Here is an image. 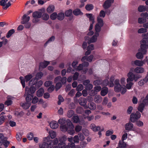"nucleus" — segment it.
I'll return each instance as SVG.
<instances>
[{"mask_svg": "<svg viewBox=\"0 0 148 148\" xmlns=\"http://www.w3.org/2000/svg\"><path fill=\"white\" fill-rule=\"evenodd\" d=\"M126 78L125 77H121L120 80L118 79H115L114 82V90L116 92L121 91L122 94H124L126 92L125 88Z\"/></svg>", "mask_w": 148, "mask_h": 148, "instance_id": "f257e3e1", "label": "nucleus"}, {"mask_svg": "<svg viewBox=\"0 0 148 148\" xmlns=\"http://www.w3.org/2000/svg\"><path fill=\"white\" fill-rule=\"evenodd\" d=\"M61 130L63 132L68 131V133L71 135H73L74 133L73 128L74 127L69 119L67 120V123L60 126Z\"/></svg>", "mask_w": 148, "mask_h": 148, "instance_id": "f03ea898", "label": "nucleus"}, {"mask_svg": "<svg viewBox=\"0 0 148 148\" xmlns=\"http://www.w3.org/2000/svg\"><path fill=\"white\" fill-rule=\"evenodd\" d=\"M134 68H131L130 69L129 72L127 74V77L126 80L127 81L137 82L138 79L141 77V76L138 74H135L133 73Z\"/></svg>", "mask_w": 148, "mask_h": 148, "instance_id": "7ed1b4c3", "label": "nucleus"}, {"mask_svg": "<svg viewBox=\"0 0 148 148\" xmlns=\"http://www.w3.org/2000/svg\"><path fill=\"white\" fill-rule=\"evenodd\" d=\"M36 88L34 86H31L29 88L26 86L25 88V94H26V100L31 101L34 97L33 94L36 91Z\"/></svg>", "mask_w": 148, "mask_h": 148, "instance_id": "20e7f679", "label": "nucleus"}, {"mask_svg": "<svg viewBox=\"0 0 148 148\" xmlns=\"http://www.w3.org/2000/svg\"><path fill=\"white\" fill-rule=\"evenodd\" d=\"M148 39L146 38H143L141 41L140 51L143 52V54H146L147 53L146 49L148 48Z\"/></svg>", "mask_w": 148, "mask_h": 148, "instance_id": "39448f33", "label": "nucleus"}, {"mask_svg": "<svg viewBox=\"0 0 148 148\" xmlns=\"http://www.w3.org/2000/svg\"><path fill=\"white\" fill-rule=\"evenodd\" d=\"M75 62V64H77L78 63L77 62ZM89 65V63L88 62H84L82 64H80L77 67H76L75 65V70H76L77 71H80L82 69H83V71L84 73H86L88 69L85 68V67H87Z\"/></svg>", "mask_w": 148, "mask_h": 148, "instance_id": "423d86ee", "label": "nucleus"}, {"mask_svg": "<svg viewBox=\"0 0 148 148\" xmlns=\"http://www.w3.org/2000/svg\"><path fill=\"white\" fill-rule=\"evenodd\" d=\"M141 117V114L138 111L136 113H132L130 116V119L131 121L133 122H135L137 120L140 119Z\"/></svg>", "mask_w": 148, "mask_h": 148, "instance_id": "0eeeda50", "label": "nucleus"}, {"mask_svg": "<svg viewBox=\"0 0 148 148\" xmlns=\"http://www.w3.org/2000/svg\"><path fill=\"white\" fill-rule=\"evenodd\" d=\"M98 23L96 24L95 27V33H98L100 31L101 28L103 25V22L102 19L99 17L97 18Z\"/></svg>", "mask_w": 148, "mask_h": 148, "instance_id": "6e6552de", "label": "nucleus"}, {"mask_svg": "<svg viewBox=\"0 0 148 148\" xmlns=\"http://www.w3.org/2000/svg\"><path fill=\"white\" fill-rule=\"evenodd\" d=\"M85 139L84 135L81 133H79L77 135L75 136V143H78L79 141L83 140Z\"/></svg>", "mask_w": 148, "mask_h": 148, "instance_id": "1a4fd4ad", "label": "nucleus"}, {"mask_svg": "<svg viewBox=\"0 0 148 148\" xmlns=\"http://www.w3.org/2000/svg\"><path fill=\"white\" fill-rule=\"evenodd\" d=\"M114 0H107L104 3L103 6L105 9H108L110 8Z\"/></svg>", "mask_w": 148, "mask_h": 148, "instance_id": "9d476101", "label": "nucleus"}, {"mask_svg": "<svg viewBox=\"0 0 148 148\" xmlns=\"http://www.w3.org/2000/svg\"><path fill=\"white\" fill-rule=\"evenodd\" d=\"M86 16L89 18L90 21H91L92 23L90 24L89 30L90 31L92 29L93 27V24L94 23V17L92 16V14H86Z\"/></svg>", "mask_w": 148, "mask_h": 148, "instance_id": "9b49d317", "label": "nucleus"}, {"mask_svg": "<svg viewBox=\"0 0 148 148\" xmlns=\"http://www.w3.org/2000/svg\"><path fill=\"white\" fill-rule=\"evenodd\" d=\"M125 130L127 131H132L134 128V125L132 123L129 122L125 124Z\"/></svg>", "mask_w": 148, "mask_h": 148, "instance_id": "f8f14e48", "label": "nucleus"}, {"mask_svg": "<svg viewBox=\"0 0 148 148\" xmlns=\"http://www.w3.org/2000/svg\"><path fill=\"white\" fill-rule=\"evenodd\" d=\"M135 72L137 74H142L145 71V69L141 67H137L134 69Z\"/></svg>", "mask_w": 148, "mask_h": 148, "instance_id": "ddd939ff", "label": "nucleus"}, {"mask_svg": "<svg viewBox=\"0 0 148 148\" xmlns=\"http://www.w3.org/2000/svg\"><path fill=\"white\" fill-rule=\"evenodd\" d=\"M26 102L25 103H21V106L25 109H28L31 105L30 101H27L26 100Z\"/></svg>", "mask_w": 148, "mask_h": 148, "instance_id": "4468645a", "label": "nucleus"}, {"mask_svg": "<svg viewBox=\"0 0 148 148\" xmlns=\"http://www.w3.org/2000/svg\"><path fill=\"white\" fill-rule=\"evenodd\" d=\"M84 122V121L82 118L75 115V123H79L80 124H82Z\"/></svg>", "mask_w": 148, "mask_h": 148, "instance_id": "2eb2a0df", "label": "nucleus"}, {"mask_svg": "<svg viewBox=\"0 0 148 148\" xmlns=\"http://www.w3.org/2000/svg\"><path fill=\"white\" fill-rule=\"evenodd\" d=\"M29 19L30 17L28 16L26 14H24L22 17V21H21V23L22 24H24L25 23L28 22Z\"/></svg>", "mask_w": 148, "mask_h": 148, "instance_id": "dca6fc26", "label": "nucleus"}, {"mask_svg": "<svg viewBox=\"0 0 148 148\" xmlns=\"http://www.w3.org/2000/svg\"><path fill=\"white\" fill-rule=\"evenodd\" d=\"M94 101L97 103H100L102 101V98L100 95H96L94 99Z\"/></svg>", "mask_w": 148, "mask_h": 148, "instance_id": "f3484780", "label": "nucleus"}, {"mask_svg": "<svg viewBox=\"0 0 148 148\" xmlns=\"http://www.w3.org/2000/svg\"><path fill=\"white\" fill-rule=\"evenodd\" d=\"M99 36L98 33H95V34L88 41V43L89 44L96 42L97 40V37Z\"/></svg>", "mask_w": 148, "mask_h": 148, "instance_id": "a211bd4d", "label": "nucleus"}, {"mask_svg": "<svg viewBox=\"0 0 148 148\" xmlns=\"http://www.w3.org/2000/svg\"><path fill=\"white\" fill-rule=\"evenodd\" d=\"M93 58V55H90L88 57L86 56H84L82 59L81 60L82 62H85V60L88 61L89 62H91Z\"/></svg>", "mask_w": 148, "mask_h": 148, "instance_id": "6ab92c4d", "label": "nucleus"}, {"mask_svg": "<svg viewBox=\"0 0 148 148\" xmlns=\"http://www.w3.org/2000/svg\"><path fill=\"white\" fill-rule=\"evenodd\" d=\"M134 63L135 65L141 67L145 64V60L141 61L136 60L134 61Z\"/></svg>", "mask_w": 148, "mask_h": 148, "instance_id": "aec40b11", "label": "nucleus"}, {"mask_svg": "<svg viewBox=\"0 0 148 148\" xmlns=\"http://www.w3.org/2000/svg\"><path fill=\"white\" fill-rule=\"evenodd\" d=\"M108 90L107 87H103L101 89L100 94L102 96H105L108 93Z\"/></svg>", "mask_w": 148, "mask_h": 148, "instance_id": "412c9836", "label": "nucleus"}, {"mask_svg": "<svg viewBox=\"0 0 148 148\" xmlns=\"http://www.w3.org/2000/svg\"><path fill=\"white\" fill-rule=\"evenodd\" d=\"M50 125L52 129H56L58 127V125L57 122L53 121L51 122L50 123Z\"/></svg>", "mask_w": 148, "mask_h": 148, "instance_id": "4be33fe9", "label": "nucleus"}, {"mask_svg": "<svg viewBox=\"0 0 148 148\" xmlns=\"http://www.w3.org/2000/svg\"><path fill=\"white\" fill-rule=\"evenodd\" d=\"M79 104L82 106H84L86 105L87 100L84 98H80L79 100Z\"/></svg>", "mask_w": 148, "mask_h": 148, "instance_id": "5701e85b", "label": "nucleus"}, {"mask_svg": "<svg viewBox=\"0 0 148 148\" xmlns=\"http://www.w3.org/2000/svg\"><path fill=\"white\" fill-rule=\"evenodd\" d=\"M74 111L73 110H70L68 111L67 113V116L69 118L72 117V120L73 122H74Z\"/></svg>", "mask_w": 148, "mask_h": 148, "instance_id": "b1692460", "label": "nucleus"}, {"mask_svg": "<svg viewBox=\"0 0 148 148\" xmlns=\"http://www.w3.org/2000/svg\"><path fill=\"white\" fill-rule=\"evenodd\" d=\"M91 129L94 132L98 131L100 130V127L99 126H96L94 124H91L90 125Z\"/></svg>", "mask_w": 148, "mask_h": 148, "instance_id": "393cba45", "label": "nucleus"}, {"mask_svg": "<svg viewBox=\"0 0 148 148\" xmlns=\"http://www.w3.org/2000/svg\"><path fill=\"white\" fill-rule=\"evenodd\" d=\"M126 82L127 84L126 86L125 85V88L126 89H127L128 90L131 89L132 86L134 84L132 82V81H127V80H126Z\"/></svg>", "mask_w": 148, "mask_h": 148, "instance_id": "a878e982", "label": "nucleus"}, {"mask_svg": "<svg viewBox=\"0 0 148 148\" xmlns=\"http://www.w3.org/2000/svg\"><path fill=\"white\" fill-rule=\"evenodd\" d=\"M7 139V138L4 137L3 133H0V146L3 145V141Z\"/></svg>", "mask_w": 148, "mask_h": 148, "instance_id": "bb28decb", "label": "nucleus"}, {"mask_svg": "<svg viewBox=\"0 0 148 148\" xmlns=\"http://www.w3.org/2000/svg\"><path fill=\"white\" fill-rule=\"evenodd\" d=\"M91 47L92 48L91 50H93L94 49V47L93 45L91 44L88 46L87 48V51L85 53L86 55H88L90 53L91 51L90 49Z\"/></svg>", "mask_w": 148, "mask_h": 148, "instance_id": "cd10ccee", "label": "nucleus"}, {"mask_svg": "<svg viewBox=\"0 0 148 148\" xmlns=\"http://www.w3.org/2000/svg\"><path fill=\"white\" fill-rule=\"evenodd\" d=\"M68 140L70 142V143H68V145L71 148L74 147V143H73V141H74V140L73 139V138L72 137L70 138H68Z\"/></svg>", "mask_w": 148, "mask_h": 148, "instance_id": "c85d7f7f", "label": "nucleus"}, {"mask_svg": "<svg viewBox=\"0 0 148 148\" xmlns=\"http://www.w3.org/2000/svg\"><path fill=\"white\" fill-rule=\"evenodd\" d=\"M42 16V13L41 12L38 11L34 12L32 14L33 17H36L40 18Z\"/></svg>", "mask_w": 148, "mask_h": 148, "instance_id": "c756f323", "label": "nucleus"}, {"mask_svg": "<svg viewBox=\"0 0 148 148\" xmlns=\"http://www.w3.org/2000/svg\"><path fill=\"white\" fill-rule=\"evenodd\" d=\"M55 39V37L54 36H53L50 37L48 40L44 44V46L46 47L47 44L53 41Z\"/></svg>", "mask_w": 148, "mask_h": 148, "instance_id": "7c9ffc66", "label": "nucleus"}, {"mask_svg": "<svg viewBox=\"0 0 148 148\" xmlns=\"http://www.w3.org/2000/svg\"><path fill=\"white\" fill-rule=\"evenodd\" d=\"M88 108L91 110H94L96 107V104L94 103L91 102L88 104Z\"/></svg>", "mask_w": 148, "mask_h": 148, "instance_id": "2f4dec72", "label": "nucleus"}, {"mask_svg": "<svg viewBox=\"0 0 148 148\" xmlns=\"http://www.w3.org/2000/svg\"><path fill=\"white\" fill-rule=\"evenodd\" d=\"M140 49L139 50V52L137 53L136 54V57L138 59H142L143 58V55L144 54L142 51H140Z\"/></svg>", "mask_w": 148, "mask_h": 148, "instance_id": "473e14b6", "label": "nucleus"}, {"mask_svg": "<svg viewBox=\"0 0 148 148\" xmlns=\"http://www.w3.org/2000/svg\"><path fill=\"white\" fill-rule=\"evenodd\" d=\"M44 90L42 88H40L37 92V95L38 97L42 96L44 93Z\"/></svg>", "mask_w": 148, "mask_h": 148, "instance_id": "72a5a7b5", "label": "nucleus"}, {"mask_svg": "<svg viewBox=\"0 0 148 148\" xmlns=\"http://www.w3.org/2000/svg\"><path fill=\"white\" fill-rule=\"evenodd\" d=\"M38 80L35 78L30 80L29 82V86H32L36 84Z\"/></svg>", "mask_w": 148, "mask_h": 148, "instance_id": "f704fd0d", "label": "nucleus"}, {"mask_svg": "<svg viewBox=\"0 0 148 148\" xmlns=\"http://www.w3.org/2000/svg\"><path fill=\"white\" fill-rule=\"evenodd\" d=\"M54 6L53 5L49 6L47 9V12L49 13H51L54 11Z\"/></svg>", "mask_w": 148, "mask_h": 148, "instance_id": "c9c22d12", "label": "nucleus"}, {"mask_svg": "<svg viewBox=\"0 0 148 148\" xmlns=\"http://www.w3.org/2000/svg\"><path fill=\"white\" fill-rule=\"evenodd\" d=\"M64 14L62 12H60L58 14L57 16V18L59 20H62L64 18Z\"/></svg>", "mask_w": 148, "mask_h": 148, "instance_id": "e433bc0d", "label": "nucleus"}, {"mask_svg": "<svg viewBox=\"0 0 148 148\" xmlns=\"http://www.w3.org/2000/svg\"><path fill=\"white\" fill-rule=\"evenodd\" d=\"M58 123L60 124L61 125L67 123V120L64 118L60 119L58 121Z\"/></svg>", "mask_w": 148, "mask_h": 148, "instance_id": "4c0bfd02", "label": "nucleus"}, {"mask_svg": "<svg viewBox=\"0 0 148 148\" xmlns=\"http://www.w3.org/2000/svg\"><path fill=\"white\" fill-rule=\"evenodd\" d=\"M119 147L121 148L125 147L126 146V144L124 141L120 140L119 141L118 144Z\"/></svg>", "mask_w": 148, "mask_h": 148, "instance_id": "58836bf2", "label": "nucleus"}, {"mask_svg": "<svg viewBox=\"0 0 148 148\" xmlns=\"http://www.w3.org/2000/svg\"><path fill=\"white\" fill-rule=\"evenodd\" d=\"M50 62L47 61H44L43 62H41L40 65L42 68H45L49 64Z\"/></svg>", "mask_w": 148, "mask_h": 148, "instance_id": "ea45409f", "label": "nucleus"}, {"mask_svg": "<svg viewBox=\"0 0 148 148\" xmlns=\"http://www.w3.org/2000/svg\"><path fill=\"white\" fill-rule=\"evenodd\" d=\"M15 32L14 29H11L10 30L7 34L6 37L7 38H9Z\"/></svg>", "mask_w": 148, "mask_h": 148, "instance_id": "a19ab883", "label": "nucleus"}, {"mask_svg": "<svg viewBox=\"0 0 148 148\" xmlns=\"http://www.w3.org/2000/svg\"><path fill=\"white\" fill-rule=\"evenodd\" d=\"M145 103V102L144 103L143 102V103H141L138 107V110L141 112H142L144 109Z\"/></svg>", "mask_w": 148, "mask_h": 148, "instance_id": "79ce46f5", "label": "nucleus"}, {"mask_svg": "<svg viewBox=\"0 0 148 148\" xmlns=\"http://www.w3.org/2000/svg\"><path fill=\"white\" fill-rule=\"evenodd\" d=\"M93 5L92 4H88L85 6L86 9L88 11L91 10L93 8Z\"/></svg>", "mask_w": 148, "mask_h": 148, "instance_id": "37998d69", "label": "nucleus"}, {"mask_svg": "<svg viewBox=\"0 0 148 148\" xmlns=\"http://www.w3.org/2000/svg\"><path fill=\"white\" fill-rule=\"evenodd\" d=\"M43 75V74L41 72L38 73L36 75V77L35 78L38 81V79H41Z\"/></svg>", "mask_w": 148, "mask_h": 148, "instance_id": "c03bdc74", "label": "nucleus"}, {"mask_svg": "<svg viewBox=\"0 0 148 148\" xmlns=\"http://www.w3.org/2000/svg\"><path fill=\"white\" fill-rule=\"evenodd\" d=\"M138 10L140 12L145 11L146 10V7L144 5H140L138 8Z\"/></svg>", "mask_w": 148, "mask_h": 148, "instance_id": "a18cd8bd", "label": "nucleus"}, {"mask_svg": "<svg viewBox=\"0 0 148 148\" xmlns=\"http://www.w3.org/2000/svg\"><path fill=\"white\" fill-rule=\"evenodd\" d=\"M72 14V11L71 9L69 10L66 11L65 12V16H70Z\"/></svg>", "mask_w": 148, "mask_h": 148, "instance_id": "49530a36", "label": "nucleus"}, {"mask_svg": "<svg viewBox=\"0 0 148 148\" xmlns=\"http://www.w3.org/2000/svg\"><path fill=\"white\" fill-rule=\"evenodd\" d=\"M147 29L145 28H141L138 30V32L139 34H141L146 33L147 32Z\"/></svg>", "mask_w": 148, "mask_h": 148, "instance_id": "de8ad7c7", "label": "nucleus"}, {"mask_svg": "<svg viewBox=\"0 0 148 148\" xmlns=\"http://www.w3.org/2000/svg\"><path fill=\"white\" fill-rule=\"evenodd\" d=\"M66 139L67 137L65 135L60 137L59 138V141L61 142H63L65 141L66 140Z\"/></svg>", "mask_w": 148, "mask_h": 148, "instance_id": "09e8293b", "label": "nucleus"}, {"mask_svg": "<svg viewBox=\"0 0 148 148\" xmlns=\"http://www.w3.org/2000/svg\"><path fill=\"white\" fill-rule=\"evenodd\" d=\"M41 16L42 19L45 21L48 20L49 18V15L46 13H44Z\"/></svg>", "mask_w": 148, "mask_h": 148, "instance_id": "8fccbe9b", "label": "nucleus"}, {"mask_svg": "<svg viewBox=\"0 0 148 148\" xmlns=\"http://www.w3.org/2000/svg\"><path fill=\"white\" fill-rule=\"evenodd\" d=\"M84 119L87 118L88 121H90L93 120L94 118V116L93 115H91L90 116H86L85 115H83Z\"/></svg>", "mask_w": 148, "mask_h": 148, "instance_id": "3c124183", "label": "nucleus"}, {"mask_svg": "<svg viewBox=\"0 0 148 148\" xmlns=\"http://www.w3.org/2000/svg\"><path fill=\"white\" fill-rule=\"evenodd\" d=\"M49 134L51 138H53L56 136V133L53 131H51L49 132Z\"/></svg>", "mask_w": 148, "mask_h": 148, "instance_id": "603ef678", "label": "nucleus"}, {"mask_svg": "<svg viewBox=\"0 0 148 148\" xmlns=\"http://www.w3.org/2000/svg\"><path fill=\"white\" fill-rule=\"evenodd\" d=\"M87 143L85 141H83L81 142L80 143V145L82 148H84L86 147Z\"/></svg>", "mask_w": 148, "mask_h": 148, "instance_id": "864d4df0", "label": "nucleus"}, {"mask_svg": "<svg viewBox=\"0 0 148 148\" xmlns=\"http://www.w3.org/2000/svg\"><path fill=\"white\" fill-rule=\"evenodd\" d=\"M82 132L86 136H88L89 135V132L88 130L86 129H83L82 130Z\"/></svg>", "mask_w": 148, "mask_h": 148, "instance_id": "5fc2aeb1", "label": "nucleus"}, {"mask_svg": "<svg viewBox=\"0 0 148 148\" xmlns=\"http://www.w3.org/2000/svg\"><path fill=\"white\" fill-rule=\"evenodd\" d=\"M58 105H60L61 104V102L64 101V99L62 96L60 95H59L58 96Z\"/></svg>", "mask_w": 148, "mask_h": 148, "instance_id": "6e6d98bb", "label": "nucleus"}, {"mask_svg": "<svg viewBox=\"0 0 148 148\" xmlns=\"http://www.w3.org/2000/svg\"><path fill=\"white\" fill-rule=\"evenodd\" d=\"M147 21L146 18H139L138 19V22L140 24H143L145 22Z\"/></svg>", "mask_w": 148, "mask_h": 148, "instance_id": "4d7b16f0", "label": "nucleus"}, {"mask_svg": "<svg viewBox=\"0 0 148 148\" xmlns=\"http://www.w3.org/2000/svg\"><path fill=\"white\" fill-rule=\"evenodd\" d=\"M82 14V13L81 12L79 9H77L75 10V15H78Z\"/></svg>", "mask_w": 148, "mask_h": 148, "instance_id": "13d9d810", "label": "nucleus"}, {"mask_svg": "<svg viewBox=\"0 0 148 148\" xmlns=\"http://www.w3.org/2000/svg\"><path fill=\"white\" fill-rule=\"evenodd\" d=\"M62 84L61 82L56 83V90L57 91L62 86Z\"/></svg>", "mask_w": 148, "mask_h": 148, "instance_id": "bf43d9fd", "label": "nucleus"}, {"mask_svg": "<svg viewBox=\"0 0 148 148\" xmlns=\"http://www.w3.org/2000/svg\"><path fill=\"white\" fill-rule=\"evenodd\" d=\"M19 79L21 80V83L22 84L23 88L25 87V80L23 77H20Z\"/></svg>", "mask_w": 148, "mask_h": 148, "instance_id": "052dcab7", "label": "nucleus"}, {"mask_svg": "<svg viewBox=\"0 0 148 148\" xmlns=\"http://www.w3.org/2000/svg\"><path fill=\"white\" fill-rule=\"evenodd\" d=\"M16 138L17 140L18 141H20L22 138V135L20 133H17L16 136Z\"/></svg>", "mask_w": 148, "mask_h": 148, "instance_id": "680f3d73", "label": "nucleus"}, {"mask_svg": "<svg viewBox=\"0 0 148 148\" xmlns=\"http://www.w3.org/2000/svg\"><path fill=\"white\" fill-rule=\"evenodd\" d=\"M32 76L31 75H26L25 76V81L26 82H27L29 81L32 78Z\"/></svg>", "mask_w": 148, "mask_h": 148, "instance_id": "e2e57ef3", "label": "nucleus"}, {"mask_svg": "<svg viewBox=\"0 0 148 148\" xmlns=\"http://www.w3.org/2000/svg\"><path fill=\"white\" fill-rule=\"evenodd\" d=\"M108 99L107 97H105L103 99L102 104L103 105H106L108 104Z\"/></svg>", "mask_w": 148, "mask_h": 148, "instance_id": "0e129e2a", "label": "nucleus"}, {"mask_svg": "<svg viewBox=\"0 0 148 148\" xmlns=\"http://www.w3.org/2000/svg\"><path fill=\"white\" fill-rule=\"evenodd\" d=\"M57 14L56 12H54L50 16V18L52 20L55 19L57 17Z\"/></svg>", "mask_w": 148, "mask_h": 148, "instance_id": "69168bd1", "label": "nucleus"}, {"mask_svg": "<svg viewBox=\"0 0 148 148\" xmlns=\"http://www.w3.org/2000/svg\"><path fill=\"white\" fill-rule=\"evenodd\" d=\"M97 93L94 90H92L89 92V94L91 96H94L97 94Z\"/></svg>", "mask_w": 148, "mask_h": 148, "instance_id": "338daca9", "label": "nucleus"}, {"mask_svg": "<svg viewBox=\"0 0 148 148\" xmlns=\"http://www.w3.org/2000/svg\"><path fill=\"white\" fill-rule=\"evenodd\" d=\"M42 81L40 80L38 82H37L35 85L36 88H39L42 84Z\"/></svg>", "mask_w": 148, "mask_h": 148, "instance_id": "774afa93", "label": "nucleus"}]
</instances>
